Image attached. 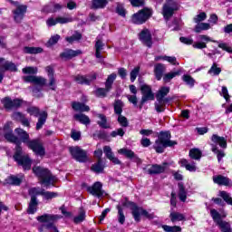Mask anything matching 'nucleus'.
I'll use <instances>...</instances> for the list:
<instances>
[{"mask_svg": "<svg viewBox=\"0 0 232 232\" xmlns=\"http://www.w3.org/2000/svg\"><path fill=\"white\" fill-rule=\"evenodd\" d=\"M12 121H8L4 126L5 131V139L8 140V142H13V144H16L15 152L14 155V160L18 163L19 166H22L24 169H30L32 168V160L28 156H23V149L21 148V141H19V138L14 135L12 131Z\"/></svg>", "mask_w": 232, "mask_h": 232, "instance_id": "f257e3e1", "label": "nucleus"}, {"mask_svg": "<svg viewBox=\"0 0 232 232\" xmlns=\"http://www.w3.org/2000/svg\"><path fill=\"white\" fill-rule=\"evenodd\" d=\"M141 93H142V98H141V106L147 101H153L155 99V94L151 92V87L149 85H143L141 86Z\"/></svg>", "mask_w": 232, "mask_h": 232, "instance_id": "f3484780", "label": "nucleus"}, {"mask_svg": "<svg viewBox=\"0 0 232 232\" xmlns=\"http://www.w3.org/2000/svg\"><path fill=\"white\" fill-rule=\"evenodd\" d=\"M171 222H182V220H186V216L179 212H172L169 215Z\"/></svg>", "mask_w": 232, "mask_h": 232, "instance_id": "2f4dec72", "label": "nucleus"}, {"mask_svg": "<svg viewBox=\"0 0 232 232\" xmlns=\"http://www.w3.org/2000/svg\"><path fill=\"white\" fill-rule=\"evenodd\" d=\"M118 122L122 126V128H128V118L123 116L122 114H120L118 116Z\"/></svg>", "mask_w": 232, "mask_h": 232, "instance_id": "052dcab7", "label": "nucleus"}, {"mask_svg": "<svg viewBox=\"0 0 232 232\" xmlns=\"http://www.w3.org/2000/svg\"><path fill=\"white\" fill-rule=\"evenodd\" d=\"M34 84H37V86H46V79L41 76H36Z\"/></svg>", "mask_w": 232, "mask_h": 232, "instance_id": "69168bd1", "label": "nucleus"}, {"mask_svg": "<svg viewBox=\"0 0 232 232\" xmlns=\"http://www.w3.org/2000/svg\"><path fill=\"white\" fill-rule=\"evenodd\" d=\"M222 69L218 67V64H217V63H214L210 69L208 70V73L209 75H220Z\"/></svg>", "mask_w": 232, "mask_h": 232, "instance_id": "c03bdc74", "label": "nucleus"}, {"mask_svg": "<svg viewBox=\"0 0 232 232\" xmlns=\"http://www.w3.org/2000/svg\"><path fill=\"white\" fill-rule=\"evenodd\" d=\"M88 193H91V195H93L94 197H98V198H101V197H103L104 190H102V183L97 181L92 186L87 188Z\"/></svg>", "mask_w": 232, "mask_h": 232, "instance_id": "4468645a", "label": "nucleus"}, {"mask_svg": "<svg viewBox=\"0 0 232 232\" xmlns=\"http://www.w3.org/2000/svg\"><path fill=\"white\" fill-rule=\"evenodd\" d=\"M168 93H169V87H161L156 94V99L161 101H169L168 98H164L166 95H168Z\"/></svg>", "mask_w": 232, "mask_h": 232, "instance_id": "bb28decb", "label": "nucleus"}, {"mask_svg": "<svg viewBox=\"0 0 232 232\" xmlns=\"http://www.w3.org/2000/svg\"><path fill=\"white\" fill-rule=\"evenodd\" d=\"M33 171L40 179V184L45 188H50V186H54L57 182V178L50 172L47 169H43L42 167L33 168Z\"/></svg>", "mask_w": 232, "mask_h": 232, "instance_id": "39448f33", "label": "nucleus"}, {"mask_svg": "<svg viewBox=\"0 0 232 232\" xmlns=\"http://www.w3.org/2000/svg\"><path fill=\"white\" fill-rule=\"evenodd\" d=\"M59 196L57 192H50V191H45L44 189L42 197H44L46 200H52V198H55Z\"/></svg>", "mask_w": 232, "mask_h": 232, "instance_id": "5fc2aeb1", "label": "nucleus"}, {"mask_svg": "<svg viewBox=\"0 0 232 232\" xmlns=\"http://www.w3.org/2000/svg\"><path fill=\"white\" fill-rule=\"evenodd\" d=\"M45 85H47L53 92H55V90H57V80L55 79V76H51V78H49V82Z\"/></svg>", "mask_w": 232, "mask_h": 232, "instance_id": "3c124183", "label": "nucleus"}, {"mask_svg": "<svg viewBox=\"0 0 232 232\" xmlns=\"http://www.w3.org/2000/svg\"><path fill=\"white\" fill-rule=\"evenodd\" d=\"M103 153L109 160L115 155V154H113V151H111V147H110V146L103 147Z\"/></svg>", "mask_w": 232, "mask_h": 232, "instance_id": "0e129e2a", "label": "nucleus"}, {"mask_svg": "<svg viewBox=\"0 0 232 232\" xmlns=\"http://www.w3.org/2000/svg\"><path fill=\"white\" fill-rule=\"evenodd\" d=\"M179 5L175 0H167L163 5L162 15L165 19H169L175 14V11L178 10Z\"/></svg>", "mask_w": 232, "mask_h": 232, "instance_id": "1a4fd4ad", "label": "nucleus"}, {"mask_svg": "<svg viewBox=\"0 0 232 232\" xmlns=\"http://www.w3.org/2000/svg\"><path fill=\"white\" fill-rule=\"evenodd\" d=\"M169 102V100H157L155 102V110L158 113H162L166 110V103Z\"/></svg>", "mask_w": 232, "mask_h": 232, "instance_id": "cd10ccee", "label": "nucleus"}, {"mask_svg": "<svg viewBox=\"0 0 232 232\" xmlns=\"http://www.w3.org/2000/svg\"><path fill=\"white\" fill-rule=\"evenodd\" d=\"M13 121H16L17 122H21L23 126L26 128H30V121H28L27 117L22 112L15 111L12 114Z\"/></svg>", "mask_w": 232, "mask_h": 232, "instance_id": "6ab92c4d", "label": "nucleus"}, {"mask_svg": "<svg viewBox=\"0 0 232 232\" xmlns=\"http://www.w3.org/2000/svg\"><path fill=\"white\" fill-rule=\"evenodd\" d=\"M210 215H211L214 222H216V224H220V222H222V219H220V213H218V211H217V209H211Z\"/></svg>", "mask_w": 232, "mask_h": 232, "instance_id": "864d4df0", "label": "nucleus"}, {"mask_svg": "<svg viewBox=\"0 0 232 232\" xmlns=\"http://www.w3.org/2000/svg\"><path fill=\"white\" fill-rule=\"evenodd\" d=\"M164 72H166V67L162 63H158L154 66V75L157 81H160L162 79V75H164Z\"/></svg>", "mask_w": 232, "mask_h": 232, "instance_id": "b1692460", "label": "nucleus"}, {"mask_svg": "<svg viewBox=\"0 0 232 232\" xmlns=\"http://www.w3.org/2000/svg\"><path fill=\"white\" fill-rule=\"evenodd\" d=\"M81 53H82L81 50L74 51L72 49H67L60 55L63 59H73V57H77V55H81Z\"/></svg>", "mask_w": 232, "mask_h": 232, "instance_id": "4be33fe9", "label": "nucleus"}, {"mask_svg": "<svg viewBox=\"0 0 232 232\" xmlns=\"http://www.w3.org/2000/svg\"><path fill=\"white\" fill-rule=\"evenodd\" d=\"M162 228L166 232H180V231H182V228L179 226L169 227L167 225H163Z\"/></svg>", "mask_w": 232, "mask_h": 232, "instance_id": "6e6d98bb", "label": "nucleus"}, {"mask_svg": "<svg viewBox=\"0 0 232 232\" xmlns=\"http://www.w3.org/2000/svg\"><path fill=\"white\" fill-rule=\"evenodd\" d=\"M23 182V178H18L16 176H9L5 179V183L10 184L11 186H21Z\"/></svg>", "mask_w": 232, "mask_h": 232, "instance_id": "c85d7f7f", "label": "nucleus"}, {"mask_svg": "<svg viewBox=\"0 0 232 232\" xmlns=\"http://www.w3.org/2000/svg\"><path fill=\"white\" fill-rule=\"evenodd\" d=\"M37 206H39V201H37V197H32L29 202V207L27 208V213L29 215H34L37 211Z\"/></svg>", "mask_w": 232, "mask_h": 232, "instance_id": "a878e982", "label": "nucleus"}, {"mask_svg": "<svg viewBox=\"0 0 232 232\" xmlns=\"http://www.w3.org/2000/svg\"><path fill=\"white\" fill-rule=\"evenodd\" d=\"M221 232H232L231 224L227 221H219L218 224Z\"/></svg>", "mask_w": 232, "mask_h": 232, "instance_id": "4c0bfd02", "label": "nucleus"}, {"mask_svg": "<svg viewBox=\"0 0 232 232\" xmlns=\"http://www.w3.org/2000/svg\"><path fill=\"white\" fill-rule=\"evenodd\" d=\"M140 41L145 44V46H148L149 48H151V44H153V42L151 41V33H150V30L143 29L140 34Z\"/></svg>", "mask_w": 232, "mask_h": 232, "instance_id": "a211bd4d", "label": "nucleus"}, {"mask_svg": "<svg viewBox=\"0 0 232 232\" xmlns=\"http://www.w3.org/2000/svg\"><path fill=\"white\" fill-rule=\"evenodd\" d=\"M179 164H180L181 168H185V169H187V171H197V165L193 161L191 163H189L188 161V160L182 159L179 160Z\"/></svg>", "mask_w": 232, "mask_h": 232, "instance_id": "393cba45", "label": "nucleus"}, {"mask_svg": "<svg viewBox=\"0 0 232 232\" xmlns=\"http://www.w3.org/2000/svg\"><path fill=\"white\" fill-rule=\"evenodd\" d=\"M85 218H86V211H84V209L81 208L78 216H76L73 218V222H74V224H81V222H83V220Z\"/></svg>", "mask_w": 232, "mask_h": 232, "instance_id": "a19ab883", "label": "nucleus"}, {"mask_svg": "<svg viewBox=\"0 0 232 232\" xmlns=\"http://www.w3.org/2000/svg\"><path fill=\"white\" fill-rule=\"evenodd\" d=\"M211 140L212 142H214V144H218V146H220V148H223L224 150L227 148V140H226V138L224 137L213 134L211 137Z\"/></svg>", "mask_w": 232, "mask_h": 232, "instance_id": "5701e85b", "label": "nucleus"}, {"mask_svg": "<svg viewBox=\"0 0 232 232\" xmlns=\"http://www.w3.org/2000/svg\"><path fill=\"white\" fill-rule=\"evenodd\" d=\"M131 206V211H132V217L136 222H140V215L143 217H146V218H153V214H149V212L135 205V203H130Z\"/></svg>", "mask_w": 232, "mask_h": 232, "instance_id": "9d476101", "label": "nucleus"}, {"mask_svg": "<svg viewBox=\"0 0 232 232\" xmlns=\"http://www.w3.org/2000/svg\"><path fill=\"white\" fill-rule=\"evenodd\" d=\"M140 72V67L137 66L130 72V82H135V80Z\"/></svg>", "mask_w": 232, "mask_h": 232, "instance_id": "13d9d810", "label": "nucleus"}, {"mask_svg": "<svg viewBox=\"0 0 232 232\" xmlns=\"http://www.w3.org/2000/svg\"><path fill=\"white\" fill-rule=\"evenodd\" d=\"M74 119L76 121H79L82 124H85V126H88L90 124V117H88L86 114L79 113L74 115Z\"/></svg>", "mask_w": 232, "mask_h": 232, "instance_id": "f704fd0d", "label": "nucleus"}, {"mask_svg": "<svg viewBox=\"0 0 232 232\" xmlns=\"http://www.w3.org/2000/svg\"><path fill=\"white\" fill-rule=\"evenodd\" d=\"M206 19H208V14H206L205 12H201L196 15L194 18V23L198 24V23H202V21H206Z\"/></svg>", "mask_w": 232, "mask_h": 232, "instance_id": "4d7b16f0", "label": "nucleus"}, {"mask_svg": "<svg viewBox=\"0 0 232 232\" xmlns=\"http://www.w3.org/2000/svg\"><path fill=\"white\" fill-rule=\"evenodd\" d=\"M95 79H97V74L95 72L89 75L78 74L74 77V81L78 84H91L92 82L95 81Z\"/></svg>", "mask_w": 232, "mask_h": 232, "instance_id": "ddd939ff", "label": "nucleus"}, {"mask_svg": "<svg viewBox=\"0 0 232 232\" xmlns=\"http://www.w3.org/2000/svg\"><path fill=\"white\" fill-rule=\"evenodd\" d=\"M124 103H122V101L116 100L114 102V113H116V115H121Z\"/></svg>", "mask_w": 232, "mask_h": 232, "instance_id": "79ce46f5", "label": "nucleus"}, {"mask_svg": "<svg viewBox=\"0 0 232 232\" xmlns=\"http://www.w3.org/2000/svg\"><path fill=\"white\" fill-rule=\"evenodd\" d=\"M2 104L5 110H13V108H19L23 104V101L19 99L12 100L10 97H5L1 100Z\"/></svg>", "mask_w": 232, "mask_h": 232, "instance_id": "f8f14e48", "label": "nucleus"}, {"mask_svg": "<svg viewBox=\"0 0 232 232\" xmlns=\"http://www.w3.org/2000/svg\"><path fill=\"white\" fill-rule=\"evenodd\" d=\"M117 209H118V222L120 224H124V222H126V217L124 216V211L122 210V208H121V206H118Z\"/></svg>", "mask_w": 232, "mask_h": 232, "instance_id": "603ef678", "label": "nucleus"}, {"mask_svg": "<svg viewBox=\"0 0 232 232\" xmlns=\"http://www.w3.org/2000/svg\"><path fill=\"white\" fill-rule=\"evenodd\" d=\"M176 144L177 141L171 140V133L169 131H161L155 141L154 150H156L157 153H164L166 148H171Z\"/></svg>", "mask_w": 232, "mask_h": 232, "instance_id": "20e7f679", "label": "nucleus"}, {"mask_svg": "<svg viewBox=\"0 0 232 232\" xmlns=\"http://www.w3.org/2000/svg\"><path fill=\"white\" fill-rule=\"evenodd\" d=\"M209 28H211V24L208 23H198L196 24L194 32H196V34H200V32L209 30Z\"/></svg>", "mask_w": 232, "mask_h": 232, "instance_id": "e433bc0d", "label": "nucleus"}, {"mask_svg": "<svg viewBox=\"0 0 232 232\" xmlns=\"http://www.w3.org/2000/svg\"><path fill=\"white\" fill-rule=\"evenodd\" d=\"M11 4L16 6V10L14 11V21H16V23H21L23 17H24V14H26V5H18L17 2L14 1H11Z\"/></svg>", "mask_w": 232, "mask_h": 232, "instance_id": "2eb2a0df", "label": "nucleus"}, {"mask_svg": "<svg viewBox=\"0 0 232 232\" xmlns=\"http://www.w3.org/2000/svg\"><path fill=\"white\" fill-rule=\"evenodd\" d=\"M108 92H110V90H108V88L105 87L104 88H99L96 90V95L97 97H106Z\"/></svg>", "mask_w": 232, "mask_h": 232, "instance_id": "338daca9", "label": "nucleus"}, {"mask_svg": "<svg viewBox=\"0 0 232 232\" xmlns=\"http://www.w3.org/2000/svg\"><path fill=\"white\" fill-rule=\"evenodd\" d=\"M27 113L33 115L34 117H38V121L36 123V130H41L48 119V112L45 111H41L38 107H29L27 108Z\"/></svg>", "mask_w": 232, "mask_h": 232, "instance_id": "423d86ee", "label": "nucleus"}, {"mask_svg": "<svg viewBox=\"0 0 232 232\" xmlns=\"http://www.w3.org/2000/svg\"><path fill=\"white\" fill-rule=\"evenodd\" d=\"M115 79H117L116 73H111V75L108 76L105 82V88H107V90H111V86L113 85Z\"/></svg>", "mask_w": 232, "mask_h": 232, "instance_id": "37998d69", "label": "nucleus"}, {"mask_svg": "<svg viewBox=\"0 0 232 232\" xmlns=\"http://www.w3.org/2000/svg\"><path fill=\"white\" fill-rule=\"evenodd\" d=\"M219 197H221V198H223V200H225V202H227V204H228L229 206H232V198L229 195V193L222 190L219 191Z\"/></svg>", "mask_w": 232, "mask_h": 232, "instance_id": "09e8293b", "label": "nucleus"}, {"mask_svg": "<svg viewBox=\"0 0 232 232\" xmlns=\"http://www.w3.org/2000/svg\"><path fill=\"white\" fill-rule=\"evenodd\" d=\"M118 153L120 155H125L127 159H130L131 160H133V162H136V164H142V160H140L139 156H137L135 152H133V150H131L126 148L120 149L118 150Z\"/></svg>", "mask_w": 232, "mask_h": 232, "instance_id": "dca6fc26", "label": "nucleus"}, {"mask_svg": "<svg viewBox=\"0 0 232 232\" xmlns=\"http://www.w3.org/2000/svg\"><path fill=\"white\" fill-rule=\"evenodd\" d=\"M61 217L57 215L44 214L36 218L38 222H42L43 225L39 227L40 232H59L54 222L59 220Z\"/></svg>", "mask_w": 232, "mask_h": 232, "instance_id": "7ed1b4c3", "label": "nucleus"}, {"mask_svg": "<svg viewBox=\"0 0 232 232\" xmlns=\"http://www.w3.org/2000/svg\"><path fill=\"white\" fill-rule=\"evenodd\" d=\"M94 48H95V57L97 59H102V55L101 54V51L102 50V48H104V44L102 43V41H101L100 39H97Z\"/></svg>", "mask_w": 232, "mask_h": 232, "instance_id": "473e14b6", "label": "nucleus"}, {"mask_svg": "<svg viewBox=\"0 0 232 232\" xmlns=\"http://www.w3.org/2000/svg\"><path fill=\"white\" fill-rule=\"evenodd\" d=\"M152 14L151 9L144 8L132 15L131 22L134 24H144V23L151 17Z\"/></svg>", "mask_w": 232, "mask_h": 232, "instance_id": "0eeeda50", "label": "nucleus"}, {"mask_svg": "<svg viewBox=\"0 0 232 232\" xmlns=\"http://www.w3.org/2000/svg\"><path fill=\"white\" fill-rule=\"evenodd\" d=\"M72 106L75 111H88L90 110L88 105L77 102H72Z\"/></svg>", "mask_w": 232, "mask_h": 232, "instance_id": "72a5a7b5", "label": "nucleus"}, {"mask_svg": "<svg viewBox=\"0 0 232 232\" xmlns=\"http://www.w3.org/2000/svg\"><path fill=\"white\" fill-rule=\"evenodd\" d=\"M98 121L97 124L99 125L100 128H103L104 130H108L110 128V123H108V119L106 118V115L104 114H97Z\"/></svg>", "mask_w": 232, "mask_h": 232, "instance_id": "c756f323", "label": "nucleus"}, {"mask_svg": "<svg viewBox=\"0 0 232 232\" xmlns=\"http://www.w3.org/2000/svg\"><path fill=\"white\" fill-rule=\"evenodd\" d=\"M179 200H181V202H186V198H188V193L186 192V188H184V184L183 183H179Z\"/></svg>", "mask_w": 232, "mask_h": 232, "instance_id": "c9c22d12", "label": "nucleus"}, {"mask_svg": "<svg viewBox=\"0 0 232 232\" xmlns=\"http://www.w3.org/2000/svg\"><path fill=\"white\" fill-rule=\"evenodd\" d=\"M189 157L194 160H200L202 158V151H200L198 149H191L189 150Z\"/></svg>", "mask_w": 232, "mask_h": 232, "instance_id": "58836bf2", "label": "nucleus"}, {"mask_svg": "<svg viewBox=\"0 0 232 232\" xmlns=\"http://www.w3.org/2000/svg\"><path fill=\"white\" fill-rule=\"evenodd\" d=\"M69 151L72 157H73L75 160H77V162H87L88 153L86 152V150H83L79 147H71L69 149Z\"/></svg>", "mask_w": 232, "mask_h": 232, "instance_id": "9b49d317", "label": "nucleus"}, {"mask_svg": "<svg viewBox=\"0 0 232 232\" xmlns=\"http://www.w3.org/2000/svg\"><path fill=\"white\" fill-rule=\"evenodd\" d=\"M92 171L94 173H102L104 171V165H102V161L98 160L91 167Z\"/></svg>", "mask_w": 232, "mask_h": 232, "instance_id": "ea45409f", "label": "nucleus"}, {"mask_svg": "<svg viewBox=\"0 0 232 232\" xmlns=\"http://www.w3.org/2000/svg\"><path fill=\"white\" fill-rule=\"evenodd\" d=\"M108 5V0H93L92 1V8H106Z\"/></svg>", "mask_w": 232, "mask_h": 232, "instance_id": "a18cd8bd", "label": "nucleus"}, {"mask_svg": "<svg viewBox=\"0 0 232 232\" xmlns=\"http://www.w3.org/2000/svg\"><path fill=\"white\" fill-rule=\"evenodd\" d=\"M5 72H17V65L5 58H0V82L5 79Z\"/></svg>", "mask_w": 232, "mask_h": 232, "instance_id": "6e6552de", "label": "nucleus"}, {"mask_svg": "<svg viewBox=\"0 0 232 232\" xmlns=\"http://www.w3.org/2000/svg\"><path fill=\"white\" fill-rule=\"evenodd\" d=\"M24 53H43V48L41 47H24Z\"/></svg>", "mask_w": 232, "mask_h": 232, "instance_id": "de8ad7c7", "label": "nucleus"}, {"mask_svg": "<svg viewBox=\"0 0 232 232\" xmlns=\"http://www.w3.org/2000/svg\"><path fill=\"white\" fill-rule=\"evenodd\" d=\"M164 171H166V163L163 165L154 164L147 169L149 175H160V173H164Z\"/></svg>", "mask_w": 232, "mask_h": 232, "instance_id": "aec40b11", "label": "nucleus"}, {"mask_svg": "<svg viewBox=\"0 0 232 232\" xmlns=\"http://www.w3.org/2000/svg\"><path fill=\"white\" fill-rule=\"evenodd\" d=\"M81 37H82L81 34L76 33L72 34L71 37H66L65 39L67 43L72 44V43H74V41H80Z\"/></svg>", "mask_w": 232, "mask_h": 232, "instance_id": "e2e57ef3", "label": "nucleus"}, {"mask_svg": "<svg viewBox=\"0 0 232 232\" xmlns=\"http://www.w3.org/2000/svg\"><path fill=\"white\" fill-rule=\"evenodd\" d=\"M15 133H17L18 137L22 140L24 144H26L30 150H32L36 155L40 157H44L45 150L44 146H43V142L39 140H30V135L24 130L21 128L15 129Z\"/></svg>", "mask_w": 232, "mask_h": 232, "instance_id": "f03ea898", "label": "nucleus"}, {"mask_svg": "<svg viewBox=\"0 0 232 232\" xmlns=\"http://www.w3.org/2000/svg\"><path fill=\"white\" fill-rule=\"evenodd\" d=\"M23 73H25L27 75H35L37 73V68L36 67H24L22 70Z\"/></svg>", "mask_w": 232, "mask_h": 232, "instance_id": "bf43d9fd", "label": "nucleus"}, {"mask_svg": "<svg viewBox=\"0 0 232 232\" xmlns=\"http://www.w3.org/2000/svg\"><path fill=\"white\" fill-rule=\"evenodd\" d=\"M213 182L214 184H218V186H231V180L222 175L213 176Z\"/></svg>", "mask_w": 232, "mask_h": 232, "instance_id": "412c9836", "label": "nucleus"}, {"mask_svg": "<svg viewBox=\"0 0 232 232\" xmlns=\"http://www.w3.org/2000/svg\"><path fill=\"white\" fill-rule=\"evenodd\" d=\"M59 39H61V35L59 34H55L52 36L46 44L47 46H53V44H57V43L59 42Z\"/></svg>", "mask_w": 232, "mask_h": 232, "instance_id": "680f3d73", "label": "nucleus"}, {"mask_svg": "<svg viewBox=\"0 0 232 232\" xmlns=\"http://www.w3.org/2000/svg\"><path fill=\"white\" fill-rule=\"evenodd\" d=\"M218 48H221V50L227 52V53H232V48L229 47L226 43H218Z\"/></svg>", "mask_w": 232, "mask_h": 232, "instance_id": "774afa93", "label": "nucleus"}, {"mask_svg": "<svg viewBox=\"0 0 232 232\" xmlns=\"http://www.w3.org/2000/svg\"><path fill=\"white\" fill-rule=\"evenodd\" d=\"M44 191V189L41 188H31L28 190V193L32 198V197H37V195H41L43 197Z\"/></svg>", "mask_w": 232, "mask_h": 232, "instance_id": "49530a36", "label": "nucleus"}, {"mask_svg": "<svg viewBox=\"0 0 232 232\" xmlns=\"http://www.w3.org/2000/svg\"><path fill=\"white\" fill-rule=\"evenodd\" d=\"M212 151H213V153H216L218 162H220L222 160V159H224V157H226V153H224V151L218 150L216 145H212Z\"/></svg>", "mask_w": 232, "mask_h": 232, "instance_id": "8fccbe9b", "label": "nucleus"}, {"mask_svg": "<svg viewBox=\"0 0 232 232\" xmlns=\"http://www.w3.org/2000/svg\"><path fill=\"white\" fill-rule=\"evenodd\" d=\"M181 71L178 70V71H173L168 73H165L163 75V82H170L171 79H175V77H178L179 75H180Z\"/></svg>", "mask_w": 232, "mask_h": 232, "instance_id": "7c9ffc66", "label": "nucleus"}]
</instances>
